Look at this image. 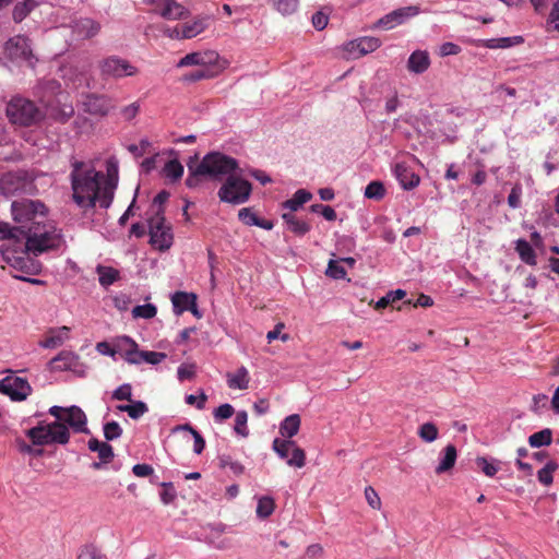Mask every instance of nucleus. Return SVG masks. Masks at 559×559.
<instances>
[{"mask_svg": "<svg viewBox=\"0 0 559 559\" xmlns=\"http://www.w3.org/2000/svg\"><path fill=\"white\" fill-rule=\"evenodd\" d=\"M88 449L92 452H97L98 457L102 462H110L114 459V449L107 442H102L96 438H92L88 440Z\"/></svg>", "mask_w": 559, "mask_h": 559, "instance_id": "nucleus-28", "label": "nucleus"}, {"mask_svg": "<svg viewBox=\"0 0 559 559\" xmlns=\"http://www.w3.org/2000/svg\"><path fill=\"white\" fill-rule=\"evenodd\" d=\"M356 46L360 47V55L365 56L377 50L381 46V40L372 36H364L357 38Z\"/></svg>", "mask_w": 559, "mask_h": 559, "instance_id": "nucleus-44", "label": "nucleus"}, {"mask_svg": "<svg viewBox=\"0 0 559 559\" xmlns=\"http://www.w3.org/2000/svg\"><path fill=\"white\" fill-rule=\"evenodd\" d=\"M36 7V0H24L23 2L16 3L12 12L14 22H22Z\"/></svg>", "mask_w": 559, "mask_h": 559, "instance_id": "nucleus-37", "label": "nucleus"}, {"mask_svg": "<svg viewBox=\"0 0 559 559\" xmlns=\"http://www.w3.org/2000/svg\"><path fill=\"white\" fill-rule=\"evenodd\" d=\"M112 399L117 401L132 402V386L129 383H124L117 388L112 392Z\"/></svg>", "mask_w": 559, "mask_h": 559, "instance_id": "nucleus-56", "label": "nucleus"}, {"mask_svg": "<svg viewBox=\"0 0 559 559\" xmlns=\"http://www.w3.org/2000/svg\"><path fill=\"white\" fill-rule=\"evenodd\" d=\"M135 341H133L129 336H119L116 338L112 345V349L110 352V355L118 354L121 358H126L128 355H130V352L135 348Z\"/></svg>", "mask_w": 559, "mask_h": 559, "instance_id": "nucleus-32", "label": "nucleus"}, {"mask_svg": "<svg viewBox=\"0 0 559 559\" xmlns=\"http://www.w3.org/2000/svg\"><path fill=\"white\" fill-rule=\"evenodd\" d=\"M181 428L191 432L194 440L193 451L195 454H201L205 448V440L201 433L189 424L181 426Z\"/></svg>", "mask_w": 559, "mask_h": 559, "instance_id": "nucleus-54", "label": "nucleus"}, {"mask_svg": "<svg viewBox=\"0 0 559 559\" xmlns=\"http://www.w3.org/2000/svg\"><path fill=\"white\" fill-rule=\"evenodd\" d=\"M238 168L237 159L213 152L206 154L199 163V171L205 173L210 178H219L222 176H230Z\"/></svg>", "mask_w": 559, "mask_h": 559, "instance_id": "nucleus-7", "label": "nucleus"}, {"mask_svg": "<svg viewBox=\"0 0 559 559\" xmlns=\"http://www.w3.org/2000/svg\"><path fill=\"white\" fill-rule=\"evenodd\" d=\"M49 414L58 420L68 424L74 431L87 432L86 416L79 406H71L68 408L61 406H52L49 408Z\"/></svg>", "mask_w": 559, "mask_h": 559, "instance_id": "nucleus-13", "label": "nucleus"}, {"mask_svg": "<svg viewBox=\"0 0 559 559\" xmlns=\"http://www.w3.org/2000/svg\"><path fill=\"white\" fill-rule=\"evenodd\" d=\"M26 436L35 445L50 444L47 425H39L28 429L26 431Z\"/></svg>", "mask_w": 559, "mask_h": 559, "instance_id": "nucleus-38", "label": "nucleus"}, {"mask_svg": "<svg viewBox=\"0 0 559 559\" xmlns=\"http://www.w3.org/2000/svg\"><path fill=\"white\" fill-rule=\"evenodd\" d=\"M193 300H197V295L193 293L176 292L171 296V302L177 313L187 311L190 305H193Z\"/></svg>", "mask_w": 559, "mask_h": 559, "instance_id": "nucleus-29", "label": "nucleus"}, {"mask_svg": "<svg viewBox=\"0 0 559 559\" xmlns=\"http://www.w3.org/2000/svg\"><path fill=\"white\" fill-rule=\"evenodd\" d=\"M311 198H312V194L310 192H308L305 189H299L295 192V194L293 195L292 199L286 200L285 202L282 203V207L289 210L288 213H293V212L298 211V209L301 205H304L305 203L310 201Z\"/></svg>", "mask_w": 559, "mask_h": 559, "instance_id": "nucleus-31", "label": "nucleus"}, {"mask_svg": "<svg viewBox=\"0 0 559 559\" xmlns=\"http://www.w3.org/2000/svg\"><path fill=\"white\" fill-rule=\"evenodd\" d=\"M70 328L69 326H60V328H50L46 334L44 340L39 342V346L43 348H56L61 346L69 338Z\"/></svg>", "mask_w": 559, "mask_h": 559, "instance_id": "nucleus-20", "label": "nucleus"}, {"mask_svg": "<svg viewBox=\"0 0 559 559\" xmlns=\"http://www.w3.org/2000/svg\"><path fill=\"white\" fill-rule=\"evenodd\" d=\"M100 550L94 545H85L81 548L76 559H102Z\"/></svg>", "mask_w": 559, "mask_h": 559, "instance_id": "nucleus-57", "label": "nucleus"}, {"mask_svg": "<svg viewBox=\"0 0 559 559\" xmlns=\"http://www.w3.org/2000/svg\"><path fill=\"white\" fill-rule=\"evenodd\" d=\"M430 66V58L427 51L424 50H416L414 51L407 61V69L408 71L421 74L425 71L428 70Z\"/></svg>", "mask_w": 559, "mask_h": 559, "instance_id": "nucleus-21", "label": "nucleus"}, {"mask_svg": "<svg viewBox=\"0 0 559 559\" xmlns=\"http://www.w3.org/2000/svg\"><path fill=\"white\" fill-rule=\"evenodd\" d=\"M419 13L417 7L411 5L394 10L381 19H379L372 26V28L392 29L397 25L404 23V21L411 16H415Z\"/></svg>", "mask_w": 559, "mask_h": 559, "instance_id": "nucleus-16", "label": "nucleus"}, {"mask_svg": "<svg viewBox=\"0 0 559 559\" xmlns=\"http://www.w3.org/2000/svg\"><path fill=\"white\" fill-rule=\"evenodd\" d=\"M285 328L283 322H278L272 331H269L266 334V338L269 343L273 342L276 338H281L283 342H287L290 336L286 333L282 334V330Z\"/></svg>", "mask_w": 559, "mask_h": 559, "instance_id": "nucleus-62", "label": "nucleus"}, {"mask_svg": "<svg viewBox=\"0 0 559 559\" xmlns=\"http://www.w3.org/2000/svg\"><path fill=\"white\" fill-rule=\"evenodd\" d=\"M247 421L248 414L246 411H240L236 414L234 430L237 435L241 437H247L249 435Z\"/></svg>", "mask_w": 559, "mask_h": 559, "instance_id": "nucleus-50", "label": "nucleus"}, {"mask_svg": "<svg viewBox=\"0 0 559 559\" xmlns=\"http://www.w3.org/2000/svg\"><path fill=\"white\" fill-rule=\"evenodd\" d=\"M252 186L236 175H230L218 190V198L222 202L230 204H242L250 198Z\"/></svg>", "mask_w": 559, "mask_h": 559, "instance_id": "nucleus-8", "label": "nucleus"}, {"mask_svg": "<svg viewBox=\"0 0 559 559\" xmlns=\"http://www.w3.org/2000/svg\"><path fill=\"white\" fill-rule=\"evenodd\" d=\"M11 213L13 221L17 224L15 227L11 226L14 230L13 235L20 238L24 235V230L47 221L48 207L40 200L22 199L12 202Z\"/></svg>", "mask_w": 559, "mask_h": 559, "instance_id": "nucleus-3", "label": "nucleus"}, {"mask_svg": "<svg viewBox=\"0 0 559 559\" xmlns=\"http://www.w3.org/2000/svg\"><path fill=\"white\" fill-rule=\"evenodd\" d=\"M74 32L83 38L94 37L100 29L97 22L92 19H81L74 23Z\"/></svg>", "mask_w": 559, "mask_h": 559, "instance_id": "nucleus-26", "label": "nucleus"}, {"mask_svg": "<svg viewBox=\"0 0 559 559\" xmlns=\"http://www.w3.org/2000/svg\"><path fill=\"white\" fill-rule=\"evenodd\" d=\"M325 274L334 280H343L346 276L345 269L341 265L338 260H330Z\"/></svg>", "mask_w": 559, "mask_h": 559, "instance_id": "nucleus-52", "label": "nucleus"}, {"mask_svg": "<svg viewBox=\"0 0 559 559\" xmlns=\"http://www.w3.org/2000/svg\"><path fill=\"white\" fill-rule=\"evenodd\" d=\"M72 361H73L72 353L61 352L60 354H58V356H56L55 358L51 359L50 365H51L52 369L62 370V369L70 368L72 365Z\"/></svg>", "mask_w": 559, "mask_h": 559, "instance_id": "nucleus-47", "label": "nucleus"}, {"mask_svg": "<svg viewBox=\"0 0 559 559\" xmlns=\"http://www.w3.org/2000/svg\"><path fill=\"white\" fill-rule=\"evenodd\" d=\"M300 416L298 414H293L287 416L280 426V433L286 440H290L295 437L300 428Z\"/></svg>", "mask_w": 559, "mask_h": 559, "instance_id": "nucleus-24", "label": "nucleus"}, {"mask_svg": "<svg viewBox=\"0 0 559 559\" xmlns=\"http://www.w3.org/2000/svg\"><path fill=\"white\" fill-rule=\"evenodd\" d=\"M5 56L16 62L25 61L33 66V51L27 37L16 35L10 38L4 46Z\"/></svg>", "mask_w": 559, "mask_h": 559, "instance_id": "nucleus-14", "label": "nucleus"}, {"mask_svg": "<svg viewBox=\"0 0 559 559\" xmlns=\"http://www.w3.org/2000/svg\"><path fill=\"white\" fill-rule=\"evenodd\" d=\"M456 456H457L456 448L453 444H448L444 448L443 459L440 461L439 465L436 467V473L438 475H440L442 473L450 471L456 462Z\"/></svg>", "mask_w": 559, "mask_h": 559, "instance_id": "nucleus-33", "label": "nucleus"}, {"mask_svg": "<svg viewBox=\"0 0 559 559\" xmlns=\"http://www.w3.org/2000/svg\"><path fill=\"white\" fill-rule=\"evenodd\" d=\"M300 0H274L273 8L283 16H289L299 9Z\"/></svg>", "mask_w": 559, "mask_h": 559, "instance_id": "nucleus-40", "label": "nucleus"}, {"mask_svg": "<svg viewBox=\"0 0 559 559\" xmlns=\"http://www.w3.org/2000/svg\"><path fill=\"white\" fill-rule=\"evenodd\" d=\"M238 218L248 226H257L259 217L249 207H243L238 212Z\"/></svg>", "mask_w": 559, "mask_h": 559, "instance_id": "nucleus-58", "label": "nucleus"}, {"mask_svg": "<svg viewBox=\"0 0 559 559\" xmlns=\"http://www.w3.org/2000/svg\"><path fill=\"white\" fill-rule=\"evenodd\" d=\"M198 159V156L191 157L188 162L187 166L189 169V175L186 179V185L189 188H195L200 185L202 177H207L205 173L199 171V164L197 166H193V163Z\"/></svg>", "mask_w": 559, "mask_h": 559, "instance_id": "nucleus-39", "label": "nucleus"}, {"mask_svg": "<svg viewBox=\"0 0 559 559\" xmlns=\"http://www.w3.org/2000/svg\"><path fill=\"white\" fill-rule=\"evenodd\" d=\"M520 259L528 265H536V254L530 242L524 239H519L515 247Z\"/></svg>", "mask_w": 559, "mask_h": 559, "instance_id": "nucleus-34", "label": "nucleus"}, {"mask_svg": "<svg viewBox=\"0 0 559 559\" xmlns=\"http://www.w3.org/2000/svg\"><path fill=\"white\" fill-rule=\"evenodd\" d=\"M100 75L103 78H112L116 80L133 76L138 73L136 67L128 60L117 56H110L99 61Z\"/></svg>", "mask_w": 559, "mask_h": 559, "instance_id": "nucleus-11", "label": "nucleus"}, {"mask_svg": "<svg viewBox=\"0 0 559 559\" xmlns=\"http://www.w3.org/2000/svg\"><path fill=\"white\" fill-rule=\"evenodd\" d=\"M148 229L150 242L154 248L165 251L171 247L174 240L171 226L166 224L162 209L157 210L155 215L150 218Z\"/></svg>", "mask_w": 559, "mask_h": 559, "instance_id": "nucleus-9", "label": "nucleus"}, {"mask_svg": "<svg viewBox=\"0 0 559 559\" xmlns=\"http://www.w3.org/2000/svg\"><path fill=\"white\" fill-rule=\"evenodd\" d=\"M144 2L152 5V11L165 20H181L190 14L189 10L176 0H144Z\"/></svg>", "mask_w": 559, "mask_h": 559, "instance_id": "nucleus-15", "label": "nucleus"}, {"mask_svg": "<svg viewBox=\"0 0 559 559\" xmlns=\"http://www.w3.org/2000/svg\"><path fill=\"white\" fill-rule=\"evenodd\" d=\"M11 225L0 221V240L4 243L0 248L3 260L14 270L28 274L37 275L41 272V263L36 259L28 245L20 238H16Z\"/></svg>", "mask_w": 559, "mask_h": 559, "instance_id": "nucleus-1", "label": "nucleus"}, {"mask_svg": "<svg viewBox=\"0 0 559 559\" xmlns=\"http://www.w3.org/2000/svg\"><path fill=\"white\" fill-rule=\"evenodd\" d=\"M96 273L98 274L99 284L104 287H108L119 278V271L111 266L98 265Z\"/></svg>", "mask_w": 559, "mask_h": 559, "instance_id": "nucleus-36", "label": "nucleus"}, {"mask_svg": "<svg viewBox=\"0 0 559 559\" xmlns=\"http://www.w3.org/2000/svg\"><path fill=\"white\" fill-rule=\"evenodd\" d=\"M117 185L116 181H105L104 186H99V197L97 201H99L100 207L107 209L110 206L114 200V193Z\"/></svg>", "mask_w": 559, "mask_h": 559, "instance_id": "nucleus-41", "label": "nucleus"}, {"mask_svg": "<svg viewBox=\"0 0 559 559\" xmlns=\"http://www.w3.org/2000/svg\"><path fill=\"white\" fill-rule=\"evenodd\" d=\"M157 308L152 304L135 306L132 309V316L134 318L152 319L156 316Z\"/></svg>", "mask_w": 559, "mask_h": 559, "instance_id": "nucleus-51", "label": "nucleus"}, {"mask_svg": "<svg viewBox=\"0 0 559 559\" xmlns=\"http://www.w3.org/2000/svg\"><path fill=\"white\" fill-rule=\"evenodd\" d=\"M250 376L246 367L241 366L234 373H227V384L230 389L246 390L249 386Z\"/></svg>", "mask_w": 559, "mask_h": 559, "instance_id": "nucleus-25", "label": "nucleus"}, {"mask_svg": "<svg viewBox=\"0 0 559 559\" xmlns=\"http://www.w3.org/2000/svg\"><path fill=\"white\" fill-rule=\"evenodd\" d=\"M234 413L235 409L230 404H222L214 411V418L217 421H222L224 419L230 418L234 415Z\"/></svg>", "mask_w": 559, "mask_h": 559, "instance_id": "nucleus-59", "label": "nucleus"}, {"mask_svg": "<svg viewBox=\"0 0 559 559\" xmlns=\"http://www.w3.org/2000/svg\"><path fill=\"white\" fill-rule=\"evenodd\" d=\"M219 461V467L226 468L228 467L230 472L235 475H241L245 471V467L242 464H240L237 461H233V459L228 455H222L218 457Z\"/></svg>", "mask_w": 559, "mask_h": 559, "instance_id": "nucleus-53", "label": "nucleus"}, {"mask_svg": "<svg viewBox=\"0 0 559 559\" xmlns=\"http://www.w3.org/2000/svg\"><path fill=\"white\" fill-rule=\"evenodd\" d=\"M207 21V17H197L191 22L180 24V36H183L186 39H190L198 36L206 29Z\"/></svg>", "mask_w": 559, "mask_h": 559, "instance_id": "nucleus-23", "label": "nucleus"}, {"mask_svg": "<svg viewBox=\"0 0 559 559\" xmlns=\"http://www.w3.org/2000/svg\"><path fill=\"white\" fill-rule=\"evenodd\" d=\"M365 498L372 509L379 510L381 508V499L371 486L366 487Z\"/></svg>", "mask_w": 559, "mask_h": 559, "instance_id": "nucleus-61", "label": "nucleus"}, {"mask_svg": "<svg viewBox=\"0 0 559 559\" xmlns=\"http://www.w3.org/2000/svg\"><path fill=\"white\" fill-rule=\"evenodd\" d=\"M130 403L131 404L127 405H118L117 409L127 413L132 419H139L148 412L147 405L142 401H132Z\"/></svg>", "mask_w": 559, "mask_h": 559, "instance_id": "nucleus-35", "label": "nucleus"}, {"mask_svg": "<svg viewBox=\"0 0 559 559\" xmlns=\"http://www.w3.org/2000/svg\"><path fill=\"white\" fill-rule=\"evenodd\" d=\"M547 22L554 24V29L559 32V0L554 3Z\"/></svg>", "mask_w": 559, "mask_h": 559, "instance_id": "nucleus-64", "label": "nucleus"}, {"mask_svg": "<svg viewBox=\"0 0 559 559\" xmlns=\"http://www.w3.org/2000/svg\"><path fill=\"white\" fill-rule=\"evenodd\" d=\"M275 508L274 500L270 497H261L257 506V515L261 519L269 518Z\"/></svg>", "mask_w": 559, "mask_h": 559, "instance_id": "nucleus-46", "label": "nucleus"}, {"mask_svg": "<svg viewBox=\"0 0 559 559\" xmlns=\"http://www.w3.org/2000/svg\"><path fill=\"white\" fill-rule=\"evenodd\" d=\"M163 174L171 181H177L183 175V166L177 158L171 159L165 164Z\"/></svg>", "mask_w": 559, "mask_h": 559, "instance_id": "nucleus-43", "label": "nucleus"}, {"mask_svg": "<svg viewBox=\"0 0 559 559\" xmlns=\"http://www.w3.org/2000/svg\"><path fill=\"white\" fill-rule=\"evenodd\" d=\"M83 104L85 110L91 115L105 116L114 108L112 100L106 95H87Z\"/></svg>", "mask_w": 559, "mask_h": 559, "instance_id": "nucleus-18", "label": "nucleus"}, {"mask_svg": "<svg viewBox=\"0 0 559 559\" xmlns=\"http://www.w3.org/2000/svg\"><path fill=\"white\" fill-rule=\"evenodd\" d=\"M282 218L286 223L288 230L298 236H304L310 230V225L305 221L298 219L293 213H283Z\"/></svg>", "mask_w": 559, "mask_h": 559, "instance_id": "nucleus-30", "label": "nucleus"}, {"mask_svg": "<svg viewBox=\"0 0 559 559\" xmlns=\"http://www.w3.org/2000/svg\"><path fill=\"white\" fill-rule=\"evenodd\" d=\"M558 469L555 461H549L542 469L537 472V478L544 486H549L554 481L552 474Z\"/></svg>", "mask_w": 559, "mask_h": 559, "instance_id": "nucleus-45", "label": "nucleus"}, {"mask_svg": "<svg viewBox=\"0 0 559 559\" xmlns=\"http://www.w3.org/2000/svg\"><path fill=\"white\" fill-rule=\"evenodd\" d=\"M0 381V393L8 395L12 401L21 402L32 393V386L26 378L19 377L12 370H8Z\"/></svg>", "mask_w": 559, "mask_h": 559, "instance_id": "nucleus-10", "label": "nucleus"}, {"mask_svg": "<svg viewBox=\"0 0 559 559\" xmlns=\"http://www.w3.org/2000/svg\"><path fill=\"white\" fill-rule=\"evenodd\" d=\"M477 466L483 471V473L488 476L492 477L498 472V467L493 465L492 463L488 462L486 457L479 456L476 459Z\"/></svg>", "mask_w": 559, "mask_h": 559, "instance_id": "nucleus-60", "label": "nucleus"}, {"mask_svg": "<svg viewBox=\"0 0 559 559\" xmlns=\"http://www.w3.org/2000/svg\"><path fill=\"white\" fill-rule=\"evenodd\" d=\"M122 435V429L117 421H109L104 425V436L108 441L118 439Z\"/></svg>", "mask_w": 559, "mask_h": 559, "instance_id": "nucleus-55", "label": "nucleus"}, {"mask_svg": "<svg viewBox=\"0 0 559 559\" xmlns=\"http://www.w3.org/2000/svg\"><path fill=\"white\" fill-rule=\"evenodd\" d=\"M195 374L194 365L182 364L178 367L177 376L180 381L190 380Z\"/></svg>", "mask_w": 559, "mask_h": 559, "instance_id": "nucleus-63", "label": "nucleus"}, {"mask_svg": "<svg viewBox=\"0 0 559 559\" xmlns=\"http://www.w3.org/2000/svg\"><path fill=\"white\" fill-rule=\"evenodd\" d=\"M70 174L72 199L81 209H94L99 197V182L103 174L94 166L81 160H74Z\"/></svg>", "mask_w": 559, "mask_h": 559, "instance_id": "nucleus-2", "label": "nucleus"}, {"mask_svg": "<svg viewBox=\"0 0 559 559\" xmlns=\"http://www.w3.org/2000/svg\"><path fill=\"white\" fill-rule=\"evenodd\" d=\"M552 441V431L549 428H545L537 431L528 437V443L532 448H540L543 445H549Z\"/></svg>", "mask_w": 559, "mask_h": 559, "instance_id": "nucleus-42", "label": "nucleus"}, {"mask_svg": "<svg viewBox=\"0 0 559 559\" xmlns=\"http://www.w3.org/2000/svg\"><path fill=\"white\" fill-rule=\"evenodd\" d=\"M5 112L11 123L21 127L35 126L45 116L33 100L21 96H15L8 103Z\"/></svg>", "mask_w": 559, "mask_h": 559, "instance_id": "nucleus-6", "label": "nucleus"}, {"mask_svg": "<svg viewBox=\"0 0 559 559\" xmlns=\"http://www.w3.org/2000/svg\"><path fill=\"white\" fill-rule=\"evenodd\" d=\"M20 239L28 245V250L35 257L47 251L57 250L64 242L61 230L48 221L24 230V235Z\"/></svg>", "mask_w": 559, "mask_h": 559, "instance_id": "nucleus-4", "label": "nucleus"}, {"mask_svg": "<svg viewBox=\"0 0 559 559\" xmlns=\"http://www.w3.org/2000/svg\"><path fill=\"white\" fill-rule=\"evenodd\" d=\"M35 179L36 175L32 170L17 169L7 171L0 177V192L5 197L35 195L38 193Z\"/></svg>", "mask_w": 559, "mask_h": 559, "instance_id": "nucleus-5", "label": "nucleus"}, {"mask_svg": "<svg viewBox=\"0 0 559 559\" xmlns=\"http://www.w3.org/2000/svg\"><path fill=\"white\" fill-rule=\"evenodd\" d=\"M438 428L432 423H425L419 427L418 436L426 442H432L438 438Z\"/></svg>", "mask_w": 559, "mask_h": 559, "instance_id": "nucleus-48", "label": "nucleus"}, {"mask_svg": "<svg viewBox=\"0 0 559 559\" xmlns=\"http://www.w3.org/2000/svg\"><path fill=\"white\" fill-rule=\"evenodd\" d=\"M61 421L62 420L57 419V421L47 425L50 443L66 444L69 442V429L64 423Z\"/></svg>", "mask_w": 559, "mask_h": 559, "instance_id": "nucleus-22", "label": "nucleus"}, {"mask_svg": "<svg viewBox=\"0 0 559 559\" xmlns=\"http://www.w3.org/2000/svg\"><path fill=\"white\" fill-rule=\"evenodd\" d=\"M393 170L400 185L405 190H412L420 182V177L404 162L396 163Z\"/></svg>", "mask_w": 559, "mask_h": 559, "instance_id": "nucleus-19", "label": "nucleus"}, {"mask_svg": "<svg viewBox=\"0 0 559 559\" xmlns=\"http://www.w3.org/2000/svg\"><path fill=\"white\" fill-rule=\"evenodd\" d=\"M524 41L522 36H513V37H500V38H490L484 39L480 41V46L488 49H504L512 47L514 45L522 44Z\"/></svg>", "mask_w": 559, "mask_h": 559, "instance_id": "nucleus-27", "label": "nucleus"}, {"mask_svg": "<svg viewBox=\"0 0 559 559\" xmlns=\"http://www.w3.org/2000/svg\"><path fill=\"white\" fill-rule=\"evenodd\" d=\"M385 189L382 182L371 181L365 189V197L368 199L380 200L384 197Z\"/></svg>", "mask_w": 559, "mask_h": 559, "instance_id": "nucleus-49", "label": "nucleus"}, {"mask_svg": "<svg viewBox=\"0 0 559 559\" xmlns=\"http://www.w3.org/2000/svg\"><path fill=\"white\" fill-rule=\"evenodd\" d=\"M219 59V55L214 50L194 51L181 58L177 64L178 68L201 66L207 67L215 64Z\"/></svg>", "mask_w": 559, "mask_h": 559, "instance_id": "nucleus-17", "label": "nucleus"}, {"mask_svg": "<svg viewBox=\"0 0 559 559\" xmlns=\"http://www.w3.org/2000/svg\"><path fill=\"white\" fill-rule=\"evenodd\" d=\"M272 448L282 460H286L289 466L297 468L305 466L306 453L296 445L295 441L276 438L273 441Z\"/></svg>", "mask_w": 559, "mask_h": 559, "instance_id": "nucleus-12", "label": "nucleus"}]
</instances>
